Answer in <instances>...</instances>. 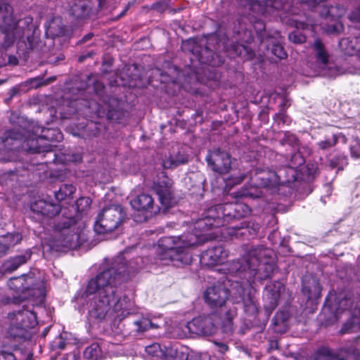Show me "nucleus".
Listing matches in <instances>:
<instances>
[{
    "label": "nucleus",
    "mask_w": 360,
    "mask_h": 360,
    "mask_svg": "<svg viewBox=\"0 0 360 360\" xmlns=\"http://www.w3.org/2000/svg\"><path fill=\"white\" fill-rule=\"evenodd\" d=\"M132 250L133 248L127 249L116 257L109 267L89 281L79 302H86L90 321H99L108 316H114L115 319L122 320L129 314L126 296L114 302L117 297L118 286L125 280L126 276L143 266L142 258L131 257Z\"/></svg>",
    "instance_id": "1"
},
{
    "label": "nucleus",
    "mask_w": 360,
    "mask_h": 360,
    "mask_svg": "<svg viewBox=\"0 0 360 360\" xmlns=\"http://www.w3.org/2000/svg\"><path fill=\"white\" fill-rule=\"evenodd\" d=\"M349 18L353 21L360 22V7H358L353 11Z\"/></svg>",
    "instance_id": "45"
},
{
    "label": "nucleus",
    "mask_w": 360,
    "mask_h": 360,
    "mask_svg": "<svg viewBox=\"0 0 360 360\" xmlns=\"http://www.w3.org/2000/svg\"><path fill=\"white\" fill-rule=\"evenodd\" d=\"M4 240H1L0 239V257L4 256L7 252V248L6 247V245L4 243Z\"/></svg>",
    "instance_id": "48"
},
{
    "label": "nucleus",
    "mask_w": 360,
    "mask_h": 360,
    "mask_svg": "<svg viewBox=\"0 0 360 360\" xmlns=\"http://www.w3.org/2000/svg\"><path fill=\"white\" fill-rule=\"evenodd\" d=\"M283 290V285L278 281L271 283L266 286L263 298L265 302L264 307L266 310L271 311L275 309Z\"/></svg>",
    "instance_id": "19"
},
{
    "label": "nucleus",
    "mask_w": 360,
    "mask_h": 360,
    "mask_svg": "<svg viewBox=\"0 0 360 360\" xmlns=\"http://www.w3.org/2000/svg\"><path fill=\"white\" fill-rule=\"evenodd\" d=\"M335 145L333 136L325 140L321 141L317 143L319 148L321 150H328Z\"/></svg>",
    "instance_id": "39"
},
{
    "label": "nucleus",
    "mask_w": 360,
    "mask_h": 360,
    "mask_svg": "<svg viewBox=\"0 0 360 360\" xmlns=\"http://www.w3.org/2000/svg\"><path fill=\"white\" fill-rule=\"evenodd\" d=\"M13 9L9 4H3L0 6V30L5 34L4 46H11L15 40L21 39L25 32L27 21H16L12 16Z\"/></svg>",
    "instance_id": "8"
},
{
    "label": "nucleus",
    "mask_w": 360,
    "mask_h": 360,
    "mask_svg": "<svg viewBox=\"0 0 360 360\" xmlns=\"http://www.w3.org/2000/svg\"><path fill=\"white\" fill-rule=\"evenodd\" d=\"M0 360H16L15 356L9 352H0Z\"/></svg>",
    "instance_id": "46"
},
{
    "label": "nucleus",
    "mask_w": 360,
    "mask_h": 360,
    "mask_svg": "<svg viewBox=\"0 0 360 360\" xmlns=\"http://www.w3.org/2000/svg\"><path fill=\"white\" fill-rule=\"evenodd\" d=\"M216 315L199 316L185 326L186 332L197 335H211L217 328Z\"/></svg>",
    "instance_id": "14"
},
{
    "label": "nucleus",
    "mask_w": 360,
    "mask_h": 360,
    "mask_svg": "<svg viewBox=\"0 0 360 360\" xmlns=\"http://www.w3.org/2000/svg\"><path fill=\"white\" fill-rule=\"evenodd\" d=\"M339 46L345 54H357L360 58V34L342 38L339 42ZM355 73L360 75V70H357Z\"/></svg>",
    "instance_id": "23"
},
{
    "label": "nucleus",
    "mask_w": 360,
    "mask_h": 360,
    "mask_svg": "<svg viewBox=\"0 0 360 360\" xmlns=\"http://www.w3.org/2000/svg\"><path fill=\"white\" fill-rule=\"evenodd\" d=\"M81 160V157L80 156H78L77 158L74 159V161L77 162V161H80Z\"/></svg>",
    "instance_id": "53"
},
{
    "label": "nucleus",
    "mask_w": 360,
    "mask_h": 360,
    "mask_svg": "<svg viewBox=\"0 0 360 360\" xmlns=\"http://www.w3.org/2000/svg\"><path fill=\"white\" fill-rule=\"evenodd\" d=\"M297 30L293 31L289 34V39L295 44H302L306 40V37L304 34L300 32V30H309L315 28V25L303 22H296Z\"/></svg>",
    "instance_id": "26"
},
{
    "label": "nucleus",
    "mask_w": 360,
    "mask_h": 360,
    "mask_svg": "<svg viewBox=\"0 0 360 360\" xmlns=\"http://www.w3.org/2000/svg\"><path fill=\"white\" fill-rule=\"evenodd\" d=\"M315 360H359V358L350 350L340 349L335 353L328 347H322L317 352Z\"/></svg>",
    "instance_id": "20"
},
{
    "label": "nucleus",
    "mask_w": 360,
    "mask_h": 360,
    "mask_svg": "<svg viewBox=\"0 0 360 360\" xmlns=\"http://www.w3.org/2000/svg\"><path fill=\"white\" fill-rule=\"evenodd\" d=\"M350 155L352 158L357 160L360 158V139L355 138L349 145Z\"/></svg>",
    "instance_id": "36"
},
{
    "label": "nucleus",
    "mask_w": 360,
    "mask_h": 360,
    "mask_svg": "<svg viewBox=\"0 0 360 360\" xmlns=\"http://www.w3.org/2000/svg\"><path fill=\"white\" fill-rule=\"evenodd\" d=\"M108 110V115H109V114H110V110Z\"/></svg>",
    "instance_id": "56"
},
{
    "label": "nucleus",
    "mask_w": 360,
    "mask_h": 360,
    "mask_svg": "<svg viewBox=\"0 0 360 360\" xmlns=\"http://www.w3.org/2000/svg\"><path fill=\"white\" fill-rule=\"evenodd\" d=\"M66 336L67 333H61L59 336L56 337L51 343V348L52 350L63 349L66 346Z\"/></svg>",
    "instance_id": "35"
},
{
    "label": "nucleus",
    "mask_w": 360,
    "mask_h": 360,
    "mask_svg": "<svg viewBox=\"0 0 360 360\" xmlns=\"http://www.w3.org/2000/svg\"><path fill=\"white\" fill-rule=\"evenodd\" d=\"M252 181L254 185L236 193H233L231 195L237 200L247 198H260L264 195V188H275L281 183L279 175L274 172H262L256 174L252 177Z\"/></svg>",
    "instance_id": "6"
},
{
    "label": "nucleus",
    "mask_w": 360,
    "mask_h": 360,
    "mask_svg": "<svg viewBox=\"0 0 360 360\" xmlns=\"http://www.w3.org/2000/svg\"><path fill=\"white\" fill-rule=\"evenodd\" d=\"M124 215L122 207L119 205H111L104 207L96 219L94 231L98 234L114 231L123 221Z\"/></svg>",
    "instance_id": "9"
},
{
    "label": "nucleus",
    "mask_w": 360,
    "mask_h": 360,
    "mask_svg": "<svg viewBox=\"0 0 360 360\" xmlns=\"http://www.w3.org/2000/svg\"><path fill=\"white\" fill-rule=\"evenodd\" d=\"M105 0H74L71 6V13L77 18L88 16L93 6L96 4L101 7Z\"/></svg>",
    "instance_id": "22"
},
{
    "label": "nucleus",
    "mask_w": 360,
    "mask_h": 360,
    "mask_svg": "<svg viewBox=\"0 0 360 360\" xmlns=\"http://www.w3.org/2000/svg\"><path fill=\"white\" fill-rule=\"evenodd\" d=\"M278 8L277 3L272 0H266L264 3H261L260 1H257L253 2L250 6V9L252 10L253 12L262 15L271 13L273 8L277 9Z\"/></svg>",
    "instance_id": "27"
},
{
    "label": "nucleus",
    "mask_w": 360,
    "mask_h": 360,
    "mask_svg": "<svg viewBox=\"0 0 360 360\" xmlns=\"http://www.w3.org/2000/svg\"><path fill=\"white\" fill-rule=\"evenodd\" d=\"M186 335V332L184 331V334L182 335Z\"/></svg>",
    "instance_id": "55"
},
{
    "label": "nucleus",
    "mask_w": 360,
    "mask_h": 360,
    "mask_svg": "<svg viewBox=\"0 0 360 360\" xmlns=\"http://www.w3.org/2000/svg\"><path fill=\"white\" fill-rule=\"evenodd\" d=\"M91 200L89 197H82L79 198L76 202V207L79 212H85L89 208Z\"/></svg>",
    "instance_id": "38"
},
{
    "label": "nucleus",
    "mask_w": 360,
    "mask_h": 360,
    "mask_svg": "<svg viewBox=\"0 0 360 360\" xmlns=\"http://www.w3.org/2000/svg\"><path fill=\"white\" fill-rule=\"evenodd\" d=\"M353 304L349 298L340 300L339 306L335 311V316L337 319L339 316L348 317L349 320L344 323L342 329V333L356 332L360 330V295L356 298L354 308L347 309L348 306Z\"/></svg>",
    "instance_id": "11"
},
{
    "label": "nucleus",
    "mask_w": 360,
    "mask_h": 360,
    "mask_svg": "<svg viewBox=\"0 0 360 360\" xmlns=\"http://www.w3.org/2000/svg\"><path fill=\"white\" fill-rule=\"evenodd\" d=\"M272 53L280 59L285 58L287 56L283 46L280 44H274L271 49Z\"/></svg>",
    "instance_id": "40"
},
{
    "label": "nucleus",
    "mask_w": 360,
    "mask_h": 360,
    "mask_svg": "<svg viewBox=\"0 0 360 360\" xmlns=\"http://www.w3.org/2000/svg\"><path fill=\"white\" fill-rule=\"evenodd\" d=\"M236 218L245 217L251 212V209L245 203L237 201L235 202Z\"/></svg>",
    "instance_id": "34"
},
{
    "label": "nucleus",
    "mask_w": 360,
    "mask_h": 360,
    "mask_svg": "<svg viewBox=\"0 0 360 360\" xmlns=\"http://www.w3.org/2000/svg\"><path fill=\"white\" fill-rule=\"evenodd\" d=\"M304 3L307 4L309 6L314 7L321 2V0H302Z\"/></svg>",
    "instance_id": "49"
},
{
    "label": "nucleus",
    "mask_w": 360,
    "mask_h": 360,
    "mask_svg": "<svg viewBox=\"0 0 360 360\" xmlns=\"http://www.w3.org/2000/svg\"><path fill=\"white\" fill-rule=\"evenodd\" d=\"M75 190V187L72 184H63L60 187L59 190L55 193V197L58 201L71 199Z\"/></svg>",
    "instance_id": "29"
},
{
    "label": "nucleus",
    "mask_w": 360,
    "mask_h": 360,
    "mask_svg": "<svg viewBox=\"0 0 360 360\" xmlns=\"http://www.w3.org/2000/svg\"><path fill=\"white\" fill-rule=\"evenodd\" d=\"M237 310L235 307H230L228 311H226L224 315L222 317V325L224 330L229 332L232 330V321L236 317L237 314Z\"/></svg>",
    "instance_id": "31"
},
{
    "label": "nucleus",
    "mask_w": 360,
    "mask_h": 360,
    "mask_svg": "<svg viewBox=\"0 0 360 360\" xmlns=\"http://www.w3.org/2000/svg\"><path fill=\"white\" fill-rule=\"evenodd\" d=\"M291 161H292V165H291L292 167H297L304 163V158L301 156V155L299 153H295L292 156Z\"/></svg>",
    "instance_id": "42"
},
{
    "label": "nucleus",
    "mask_w": 360,
    "mask_h": 360,
    "mask_svg": "<svg viewBox=\"0 0 360 360\" xmlns=\"http://www.w3.org/2000/svg\"><path fill=\"white\" fill-rule=\"evenodd\" d=\"M229 295V290L221 285L208 288L204 293L205 302L212 308L222 307Z\"/></svg>",
    "instance_id": "16"
},
{
    "label": "nucleus",
    "mask_w": 360,
    "mask_h": 360,
    "mask_svg": "<svg viewBox=\"0 0 360 360\" xmlns=\"http://www.w3.org/2000/svg\"><path fill=\"white\" fill-rule=\"evenodd\" d=\"M8 285L11 290L20 293L19 298L21 300L28 299L36 304L44 301V283L41 281H37L32 272L11 278Z\"/></svg>",
    "instance_id": "5"
},
{
    "label": "nucleus",
    "mask_w": 360,
    "mask_h": 360,
    "mask_svg": "<svg viewBox=\"0 0 360 360\" xmlns=\"http://www.w3.org/2000/svg\"><path fill=\"white\" fill-rule=\"evenodd\" d=\"M313 53L315 61L311 64V68L317 75L328 77L339 75V70L330 60L328 53L320 39L315 40L313 44Z\"/></svg>",
    "instance_id": "10"
},
{
    "label": "nucleus",
    "mask_w": 360,
    "mask_h": 360,
    "mask_svg": "<svg viewBox=\"0 0 360 360\" xmlns=\"http://www.w3.org/2000/svg\"><path fill=\"white\" fill-rule=\"evenodd\" d=\"M37 312L25 308L8 314L9 327L8 334L12 338H27V332L37 323Z\"/></svg>",
    "instance_id": "7"
},
{
    "label": "nucleus",
    "mask_w": 360,
    "mask_h": 360,
    "mask_svg": "<svg viewBox=\"0 0 360 360\" xmlns=\"http://www.w3.org/2000/svg\"><path fill=\"white\" fill-rule=\"evenodd\" d=\"M234 208L235 202L213 206L208 209L203 218L196 221L194 233L162 238L157 250L161 263L176 266L190 264L192 255L189 248L208 240L211 236L207 231L223 225L224 218H236Z\"/></svg>",
    "instance_id": "3"
},
{
    "label": "nucleus",
    "mask_w": 360,
    "mask_h": 360,
    "mask_svg": "<svg viewBox=\"0 0 360 360\" xmlns=\"http://www.w3.org/2000/svg\"><path fill=\"white\" fill-rule=\"evenodd\" d=\"M269 252L268 249L259 247L250 250L241 261L224 263L229 255L228 251L222 246H217L202 252L200 260L203 266H221L216 270L224 274H237L242 281H236L231 284V293L238 295L234 302H243L245 307L255 309L251 284L256 280L261 281L269 277L272 273L273 266L266 258Z\"/></svg>",
    "instance_id": "2"
},
{
    "label": "nucleus",
    "mask_w": 360,
    "mask_h": 360,
    "mask_svg": "<svg viewBox=\"0 0 360 360\" xmlns=\"http://www.w3.org/2000/svg\"><path fill=\"white\" fill-rule=\"evenodd\" d=\"M42 141L39 138L38 129L35 134L29 137L15 131H9L5 136L0 138V161H15L18 158L20 149L30 153H41L49 150L48 146L40 143Z\"/></svg>",
    "instance_id": "4"
},
{
    "label": "nucleus",
    "mask_w": 360,
    "mask_h": 360,
    "mask_svg": "<svg viewBox=\"0 0 360 360\" xmlns=\"http://www.w3.org/2000/svg\"><path fill=\"white\" fill-rule=\"evenodd\" d=\"M136 326V331L138 333H142L149 329H156L159 328L158 324L153 322L151 320L147 318H143L139 321L134 322Z\"/></svg>",
    "instance_id": "32"
},
{
    "label": "nucleus",
    "mask_w": 360,
    "mask_h": 360,
    "mask_svg": "<svg viewBox=\"0 0 360 360\" xmlns=\"http://www.w3.org/2000/svg\"><path fill=\"white\" fill-rule=\"evenodd\" d=\"M149 360H184L185 354L175 346L164 347L158 343L151 344L145 348Z\"/></svg>",
    "instance_id": "15"
},
{
    "label": "nucleus",
    "mask_w": 360,
    "mask_h": 360,
    "mask_svg": "<svg viewBox=\"0 0 360 360\" xmlns=\"http://www.w3.org/2000/svg\"><path fill=\"white\" fill-rule=\"evenodd\" d=\"M214 343L218 347L220 352L224 353L228 350V346L226 344L219 342H214Z\"/></svg>",
    "instance_id": "47"
},
{
    "label": "nucleus",
    "mask_w": 360,
    "mask_h": 360,
    "mask_svg": "<svg viewBox=\"0 0 360 360\" xmlns=\"http://www.w3.org/2000/svg\"><path fill=\"white\" fill-rule=\"evenodd\" d=\"M281 316H282L281 319L283 321H285L287 319V315L285 314H281ZM279 316H280V314L278 313H277L276 319H278Z\"/></svg>",
    "instance_id": "52"
},
{
    "label": "nucleus",
    "mask_w": 360,
    "mask_h": 360,
    "mask_svg": "<svg viewBox=\"0 0 360 360\" xmlns=\"http://www.w3.org/2000/svg\"><path fill=\"white\" fill-rule=\"evenodd\" d=\"M188 162V156L184 153H179L176 157H171L164 160L162 165L166 169L176 167L180 165L185 164Z\"/></svg>",
    "instance_id": "30"
},
{
    "label": "nucleus",
    "mask_w": 360,
    "mask_h": 360,
    "mask_svg": "<svg viewBox=\"0 0 360 360\" xmlns=\"http://www.w3.org/2000/svg\"><path fill=\"white\" fill-rule=\"evenodd\" d=\"M345 13V9L340 6H330L327 9L326 16H330L333 18H340Z\"/></svg>",
    "instance_id": "37"
},
{
    "label": "nucleus",
    "mask_w": 360,
    "mask_h": 360,
    "mask_svg": "<svg viewBox=\"0 0 360 360\" xmlns=\"http://www.w3.org/2000/svg\"><path fill=\"white\" fill-rule=\"evenodd\" d=\"M302 292L309 300H316L321 296V287L316 278L313 277L308 280L304 278L303 280Z\"/></svg>",
    "instance_id": "24"
},
{
    "label": "nucleus",
    "mask_w": 360,
    "mask_h": 360,
    "mask_svg": "<svg viewBox=\"0 0 360 360\" xmlns=\"http://www.w3.org/2000/svg\"><path fill=\"white\" fill-rule=\"evenodd\" d=\"M245 176H239L235 178L228 179L225 181L226 186H232L234 184H240L243 181Z\"/></svg>",
    "instance_id": "43"
},
{
    "label": "nucleus",
    "mask_w": 360,
    "mask_h": 360,
    "mask_svg": "<svg viewBox=\"0 0 360 360\" xmlns=\"http://www.w3.org/2000/svg\"><path fill=\"white\" fill-rule=\"evenodd\" d=\"M153 189L159 197L160 203L165 208L170 207L173 202L172 181L167 176H164L154 184Z\"/></svg>",
    "instance_id": "18"
},
{
    "label": "nucleus",
    "mask_w": 360,
    "mask_h": 360,
    "mask_svg": "<svg viewBox=\"0 0 360 360\" xmlns=\"http://www.w3.org/2000/svg\"><path fill=\"white\" fill-rule=\"evenodd\" d=\"M0 239L4 241V244L6 245V247L8 250L10 248L13 247L17 243H18L21 239L22 237L18 233H8L5 236H2L0 237Z\"/></svg>",
    "instance_id": "33"
},
{
    "label": "nucleus",
    "mask_w": 360,
    "mask_h": 360,
    "mask_svg": "<svg viewBox=\"0 0 360 360\" xmlns=\"http://www.w3.org/2000/svg\"><path fill=\"white\" fill-rule=\"evenodd\" d=\"M333 139L335 140V143L336 144L338 142H341L344 144L347 143V137L345 135L342 134V133L333 134Z\"/></svg>",
    "instance_id": "44"
},
{
    "label": "nucleus",
    "mask_w": 360,
    "mask_h": 360,
    "mask_svg": "<svg viewBox=\"0 0 360 360\" xmlns=\"http://www.w3.org/2000/svg\"><path fill=\"white\" fill-rule=\"evenodd\" d=\"M30 256L19 255L5 261L0 267V273L2 274L12 273L20 265L25 264Z\"/></svg>",
    "instance_id": "25"
},
{
    "label": "nucleus",
    "mask_w": 360,
    "mask_h": 360,
    "mask_svg": "<svg viewBox=\"0 0 360 360\" xmlns=\"http://www.w3.org/2000/svg\"><path fill=\"white\" fill-rule=\"evenodd\" d=\"M186 360H202L198 354H191L186 357Z\"/></svg>",
    "instance_id": "50"
},
{
    "label": "nucleus",
    "mask_w": 360,
    "mask_h": 360,
    "mask_svg": "<svg viewBox=\"0 0 360 360\" xmlns=\"http://www.w3.org/2000/svg\"><path fill=\"white\" fill-rule=\"evenodd\" d=\"M88 104H89L88 107L91 108V103H89Z\"/></svg>",
    "instance_id": "54"
},
{
    "label": "nucleus",
    "mask_w": 360,
    "mask_h": 360,
    "mask_svg": "<svg viewBox=\"0 0 360 360\" xmlns=\"http://www.w3.org/2000/svg\"><path fill=\"white\" fill-rule=\"evenodd\" d=\"M342 29V25L340 23H335L334 25L333 32H339Z\"/></svg>",
    "instance_id": "51"
},
{
    "label": "nucleus",
    "mask_w": 360,
    "mask_h": 360,
    "mask_svg": "<svg viewBox=\"0 0 360 360\" xmlns=\"http://www.w3.org/2000/svg\"><path fill=\"white\" fill-rule=\"evenodd\" d=\"M82 228L80 224H72L68 222L67 226L61 230L57 238L49 244L50 249L55 251H63L62 248L72 249L79 246L81 241Z\"/></svg>",
    "instance_id": "12"
},
{
    "label": "nucleus",
    "mask_w": 360,
    "mask_h": 360,
    "mask_svg": "<svg viewBox=\"0 0 360 360\" xmlns=\"http://www.w3.org/2000/svg\"><path fill=\"white\" fill-rule=\"evenodd\" d=\"M31 210L34 212L53 217L60 212L61 206L44 199H39L31 204Z\"/></svg>",
    "instance_id": "21"
},
{
    "label": "nucleus",
    "mask_w": 360,
    "mask_h": 360,
    "mask_svg": "<svg viewBox=\"0 0 360 360\" xmlns=\"http://www.w3.org/2000/svg\"><path fill=\"white\" fill-rule=\"evenodd\" d=\"M130 205L134 210L139 212V215L135 216V221L137 222L145 221L160 211V208L155 204L152 195L148 193L138 195L130 200Z\"/></svg>",
    "instance_id": "13"
},
{
    "label": "nucleus",
    "mask_w": 360,
    "mask_h": 360,
    "mask_svg": "<svg viewBox=\"0 0 360 360\" xmlns=\"http://www.w3.org/2000/svg\"><path fill=\"white\" fill-rule=\"evenodd\" d=\"M81 103L80 99H76L70 102L68 105V114H74L77 112L78 110H81L82 108L79 106V104Z\"/></svg>",
    "instance_id": "41"
},
{
    "label": "nucleus",
    "mask_w": 360,
    "mask_h": 360,
    "mask_svg": "<svg viewBox=\"0 0 360 360\" xmlns=\"http://www.w3.org/2000/svg\"><path fill=\"white\" fill-rule=\"evenodd\" d=\"M207 164L212 169L219 173H227L231 167L230 156L219 149L210 152L206 157Z\"/></svg>",
    "instance_id": "17"
},
{
    "label": "nucleus",
    "mask_w": 360,
    "mask_h": 360,
    "mask_svg": "<svg viewBox=\"0 0 360 360\" xmlns=\"http://www.w3.org/2000/svg\"><path fill=\"white\" fill-rule=\"evenodd\" d=\"M37 129H41L39 138L41 139L42 141L46 140L49 141L59 142L63 139V134L58 129L38 127Z\"/></svg>",
    "instance_id": "28"
}]
</instances>
